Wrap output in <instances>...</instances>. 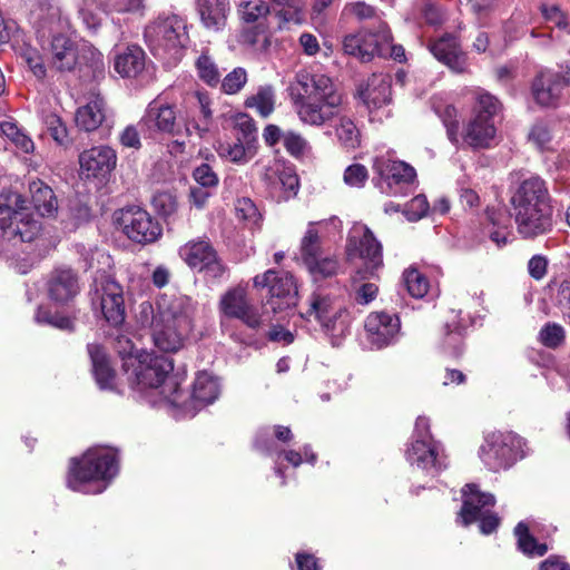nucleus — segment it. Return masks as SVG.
<instances>
[{"mask_svg":"<svg viewBox=\"0 0 570 570\" xmlns=\"http://www.w3.org/2000/svg\"><path fill=\"white\" fill-rule=\"evenodd\" d=\"M289 91L302 122L322 127L335 120L340 144L346 149L360 146V130L346 112L343 94L328 76L301 70L289 86Z\"/></svg>","mask_w":570,"mask_h":570,"instance_id":"1","label":"nucleus"},{"mask_svg":"<svg viewBox=\"0 0 570 570\" xmlns=\"http://www.w3.org/2000/svg\"><path fill=\"white\" fill-rule=\"evenodd\" d=\"M518 233L523 238H534L552 228L553 207L543 179L532 176L522 180L510 198Z\"/></svg>","mask_w":570,"mask_h":570,"instance_id":"2","label":"nucleus"},{"mask_svg":"<svg viewBox=\"0 0 570 570\" xmlns=\"http://www.w3.org/2000/svg\"><path fill=\"white\" fill-rule=\"evenodd\" d=\"M158 321L151 332L154 345L161 352L176 353L194 328L195 306L185 295L164 294L157 299Z\"/></svg>","mask_w":570,"mask_h":570,"instance_id":"3","label":"nucleus"},{"mask_svg":"<svg viewBox=\"0 0 570 570\" xmlns=\"http://www.w3.org/2000/svg\"><path fill=\"white\" fill-rule=\"evenodd\" d=\"M145 41L154 56L178 60L189 41L186 21L175 13L159 14L144 32Z\"/></svg>","mask_w":570,"mask_h":570,"instance_id":"4","label":"nucleus"},{"mask_svg":"<svg viewBox=\"0 0 570 570\" xmlns=\"http://www.w3.org/2000/svg\"><path fill=\"white\" fill-rule=\"evenodd\" d=\"M24 203L20 194H0V229L3 237L30 243L41 234V222L24 207Z\"/></svg>","mask_w":570,"mask_h":570,"instance_id":"5","label":"nucleus"},{"mask_svg":"<svg viewBox=\"0 0 570 570\" xmlns=\"http://www.w3.org/2000/svg\"><path fill=\"white\" fill-rule=\"evenodd\" d=\"M117 472V453L112 449L96 446L89 449L80 460H71L68 487L75 491H83L86 483L110 480Z\"/></svg>","mask_w":570,"mask_h":570,"instance_id":"6","label":"nucleus"},{"mask_svg":"<svg viewBox=\"0 0 570 570\" xmlns=\"http://www.w3.org/2000/svg\"><path fill=\"white\" fill-rule=\"evenodd\" d=\"M139 365L136 370L137 380L140 384L157 389L161 387V394L174 406L188 409L183 392L179 390L177 380L169 376L173 371V362L161 355L142 353L138 355Z\"/></svg>","mask_w":570,"mask_h":570,"instance_id":"7","label":"nucleus"},{"mask_svg":"<svg viewBox=\"0 0 570 570\" xmlns=\"http://www.w3.org/2000/svg\"><path fill=\"white\" fill-rule=\"evenodd\" d=\"M253 284L255 288H268L265 305L275 314L292 309L297 304V286L287 272L268 269L256 275Z\"/></svg>","mask_w":570,"mask_h":570,"instance_id":"8","label":"nucleus"},{"mask_svg":"<svg viewBox=\"0 0 570 570\" xmlns=\"http://www.w3.org/2000/svg\"><path fill=\"white\" fill-rule=\"evenodd\" d=\"M521 439L517 434L495 431L485 435L479 456L490 471L498 472L518 460Z\"/></svg>","mask_w":570,"mask_h":570,"instance_id":"9","label":"nucleus"},{"mask_svg":"<svg viewBox=\"0 0 570 570\" xmlns=\"http://www.w3.org/2000/svg\"><path fill=\"white\" fill-rule=\"evenodd\" d=\"M121 232L132 242L150 244L161 235V226L151 215L136 206L122 208L116 218Z\"/></svg>","mask_w":570,"mask_h":570,"instance_id":"10","label":"nucleus"},{"mask_svg":"<svg viewBox=\"0 0 570 570\" xmlns=\"http://www.w3.org/2000/svg\"><path fill=\"white\" fill-rule=\"evenodd\" d=\"M306 316L314 317L326 333L343 334L348 325L347 311L326 293L315 292L308 298Z\"/></svg>","mask_w":570,"mask_h":570,"instance_id":"11","label":"nucleus"},{"mask_svg":"<svg viewBox=\"0 0 570 570\" xmlns=\"http://www.w3.org/2000/svg\"><path fill=\"white\" fill-rule=\"evenodd\" d=\"M346 248L350 258L358 257L363 261L361 269L370 275H375L383 266L382 245L366 225L354 226Z\"/></svg>","mask_w":570,"mask_h":570,"instance_id":"12","label":"nucleus"},{"mask_svg":"<svg viewBox=\"0 0 570 570\" xmlns=\"http://www.w3.org/2000/svg\"><path fill=\"white\" fill-rule=\"evenodd\" d=\"M218 311L222 316L239 320L249 328L256 330L262 325V315L249 301L243 286L226 291L218 302Z\"/></svg>","mask_w":570,"mask_h":570,"instance_id":"13","label":"nucleus"},{"mask_svg":"<svg viewBox=\"0 0 570 570\" xmlns=\"http://www.w3.org/2000/svg\"><path fill=\"white\" fill-rule=\"evenodd\" d=\"M382 23L380 22L375 30H360L345 36L343 39L344 52L363 62H368L376 56L380 57V52L387 46V36L382 33Z\"/></svg>","mask_w":570,"mask_h":570,"instance_id":"14","label":"nucleus"},{"mask_svg":"<svg viewBox=\"0 0 570 570\" xmlns=\"http://www.w3.org/2000/svg\"><path fill=\"white\" fill-rule=\"evenodd\" d=\"M400 327V320L395 314L374 312L365 321L366 338L372 347L380 350L396 340Z\"/></svg>","mask_w":570,"mask_h":570,"instance_id":"15","label":"nucleus"},{"mask_svg":"<svg viewBox=\"0 0 570 570\" xmlns=\"http://www.w3.org/2000/svg\"><path fill=\"white\" fill-rule=\"evenodd\" d=\"M81 173L87 178H106L117 165V154L109 146H96L79 155Z\"/></svg>","mask_w":570,"mask_h":570,"instance_id":"16","label":"nucleus"},{"mask_svg":"<svg viewBox=\"0 0 570 570\" xmlns=\"http://www.w3.org/2000/svg\"><path fill=\"white\" fill-rule=\"evenodd\" d=\"M30 20L38 37L42 40L53 32L63 30L67 26L61 17L60 8L51 0H35L30 8Z\"/></svg>","mask_w":570,"mask_h":570,"instance_id":"17","label":"nucleus"},{"mask_svg":"<svg viewBox=\"0 0 570 570\" xmlns=\"http://www.w3.org/2000/svg\"><path fill=\"white\" fill-rule=\"evenodd\" d=\"M48 52L50 65L57 71H71L78 61V46L63 30L51 33Z\"/></svg>","mask_w":570,"mask_h":570,"instance_id":"18","label":"nucleus"},{"mask_svg":"<svg viewBox=\"0 0 570 570\" xmlns=\"http://www.w3.org/2000/svg\"><path fill=\"white\" fill-rule=\"evenodd\" d=\"M140 122L149 130L174 135L177 127L175 106L157 97L148 104Z\"/></svg>","mask_w":570,"mask_h":570,"instance_id":"19","label":"nucleus"},{"mask_svg":"<svg viewBox=\"0 0 570 570\" xmlns=\"http://www.w3.org/2000/svg\"><path fill=\"white\" fill-rule=\"evenodd\" d=\"M47 289L51 301L57 304H67L80 291L78 276L71 268H56L49 275Z\"/></svg>","mask_w":570,"mask_h":570,"instance_id":"20","label":"nucleus"},{"mask_svg":"<svg viewBox=\"0 0 570 570\" xmlns=\"http://www.w3.org/2000/svg\"><path fill=\"white\" fill-rule=\"evenodd\" d=\"M101 291V313L109 325L117 327L121 325L126 318L122 287L114 279H106Z\"/></svg>","mask_w":570,"mask_h":570,"instance_id":"21","label":"nucleus"},{"mask_svg":"<svg viewBox=\"0 0 570 570\" xmlns=\"http://www.w3.org/2000/svg\"><path fill=\"white\" fill-rule=\"evenodd\" d=\"M463 504L460 518L464 525L471 524L480 515L489 512L494 505L495 499L491 493L481 492L476 484H466L462 490Z\"/></svg>","mask_w":570,"mask_h":570,"instance_id":"22","label":"nucleus"},{"mask_svg":"<svg viewBox=\"0 0 570 570\" xmlns=\"http://www.w3.org/2000/svg\"><path fill=\"white\" fill-rule=\"evenodd\" d=\"M430 51L452 71L458 73L466 71V55L462 51L454 36L446 33L433 41L430 45Z\"/></svg>","mask_w":570,"mask_h":570,"instance_id":"23","label":"nucleus"},{"mask_svg":"<svg viewBox=\"0 0 570 570\" xmlns=\"http://www.w3.org/2000/svg\"><path fill=\"white\" fill-rule=\"evenodd\" d=\"M561 75L553 70L541 71L532 82L535 101L544 107L556 106L563 91Z\"/></svg>","mask_w":570,"mask_h":570,"instance_id":"24","label":"nucleus"},{"mask_svg":"<svg viewBox=\"0 0 570 570\" xmlns=\"http://www.w3.org/2000/svg\"><path fill=\"white\" fill-rule=\"evenodd\" d=\"M463 326L459 321V313L452 309L441 331L439 347L443 354L459 357L463 353Z\"/></svg>","mask_w":570,"mask_h":570,"instance_id":"25","label":"nucleus"},{"mask_svg":"<svg viewBox=\"0 0 570 570\" xmlns=\"http://www.w3.org/2000/svg\"><path fill=\"white\" fill-rule=\"evenodd\" d=\"M107 117L106 101L99 95L95 96L85 106L77 109L76 124L85 131L98 129Z\"/></svg>","mask_w":570,"mask_h":570,"instance_id":"26","label":"nucleus"},{"mask_svg":"<svg viewBox=\"0 0 570 570\" xmlns=\"http://www.w3.org/2000/svg\"><path fill=\"white\" fill-rule=\"evenodd\" d=\"M495 132L494 120L482 116H472L464 129L463 139L471 147L487 148L493 140Z\"/></svg>","mask_w":570,"mask_h":570,"instance_id":"27","label":"nucleus"},{"mask_svg":"<svg viewBox=\"0 0 570 570\" xmlns=\"http://www.w3.org/2000/svg\"><path fill=\"white\" fill-rule=\"evenodd\" d=\"M197 11L205 28L218 31L226 24L228 0H197Z\"/></svg>","mask_w":570,"mask_h":570,"instance_id":"28","label":"nucleus"},{"mask_svg":"<svg viewBox=\"0 0 570 570\" xmlns=\"http://www.w3.org/2000/svg\"><path fill=\"white\" fill-rule=\"evenodd\" d=\"M392 78L387 73H373L362 92L363 100L368 107L380 108L391 101Z\"/></svg>","mask_w":570,"mask_h":570,"instance_id":"29","label":"nucleus"},{"mask_svg":"<svg viewBox=\"0 0 570 570\" xmlns=\"http://www.w3.org/2000/svg\"><path fill=\"white\" fill-rule=\"evenodd\" d=\"M406 460L411 465H416L429 472H438L444 466L438 458L435 448L425 440H416L412 443L406 451Z\"/></svg>","mask_w":570,"mask_h":570,"instance_id":"30","label":"nucleus"},{"mask_svg":"<svg viewBox=\"0 0 570 570\" xmlns=\"http://www.w3.org/2000/svg\"><path fill=\"white\" fill-rule=\"evenodd\" d=\"M31 203L38 214L42 217H55L58 213V199L50 186L40 179L29 184Z\"/></svg>","mask_w":570,"mask_h":570,"instance_id":"31","label":"nucleus"},{"mask_svg":"<svg viewBox=\"0 0 570 570\" xmlns=\"http://www.w3.org/2000/svg\"><path fill=\"white\" fill-rule=\"evenodd\" d=\"M217 254L208 239L189 240L179 248L181 259L194 269L202 268L209 259Z\"/></svg>","mask_w":570,"mask_h":570,"instance_id":"32","label":"nucleus"},{"mask_svg":"<svg viewBox=\"0 0 570 570\" xmlns=\"http://www.w3.org/2000/svg\"><path fill=\"white\" fill-rule=\"evenodd\" d=\"M115 70L124 78L137 77L145 68V52L137 46H129L115 57Z\"/></svg>","mask_w":570,"mask_h":570,"instance_id":"33","label":"nucleus"},{"mask_svg":"<svg viewBox=\"0 0 570 570\" xmlns=\"http://www.w3.org/2000/svg\"><path fill=\"white\" fill-rule=\"evenodd\" d=\"M374 276L363 269H357L352 276L348 295L355 304L366 306L376 298L379 286L370 281Z\"/></svg>","mask_w":570,"mask_h":570,"instance_id":"34","label":"nucleus"},{"mask_svg":"<svg viewBox=\"0 0 570 570\" xmlns=\"http://www.w3.org/2000/svg\"><path fill=\"white\" fill-rule=\"evenodd\" d=\"M199 109L198 119L187 117L185 119V130L187 135L195 131L199 137L206 135L213 124L212 99L207 92L197 91L195 94Z\"/></svg>","mask_w":570,"mask_h":570,"instance_id":"35","label":"nucleus"},{"mask_svg":"<svg viewBox=\"0 0 570 570\" xmlns=\"http://www.w3.org/2000/svg\"><path fill=\"white\" fill-rule=\"evenodd\" d=\"M219 394V384L216 379L206 372L199 373L193 385L191 407L198 409L213 403Z\"/></svg>","mask_w":570,"mask_h":570,"instance_id":"36","label":"nucleus"},{"mask_svg":"<svg viewBox=\"0 0 570 570\" xmlns=\"http://www.w3.org/2000/svg\"><path fill=\"white\" fill-rule=\"evenodd\" d=\"M87 350L91 358L92 371L98 385L100 389L111 390L114 387L115 372L110 367L101 346L98 344H88Z\"/></svg>","mask_w":570,"mask_h":570,"instance_id":"37","label":"nucleus"},{"mask_svg":"<svg viewBox=\"0 0 570 570\" xmlns=\"http://www.w3.org/2000/svg\"><path fill=\"white\" fill-rule=\"evenodd\" d=\"M219 155L238 165L248 163L256 154V146L252 142H245L239 136L233 142H224L219 145Z\"/></svg>","mask_w":570,"mask_h":570,"instance_id":"38","label":"nucleus"},{"mask_svg":"<svg viewBox=\"0 0 570 570\" xmlns=\"http://www.w3.org/2000/svg\"><path fill=\"white\" fill-rule=\"evenodd\" d=\"M304 266L316 282L335 276L341 267L337 257L325 252Z\"/></svg>","mask_w":570,"mask_h":570,"instance_id":"39","label":"nucleus"},{"mask_svg":"<svg viewBox=\"0 0 570 570\" xmlns=\"http://www.w3.org/2000/svg\"><path fill=\"white\" fill-rule=\"evenodd\" d=\"M272 4L281 21L294 24L304 22L306 0H272Z\"/></svg>","mask_w":570,"mask_h":570,"instance_id":"40","label":"nucleus"},{"mask_svg":"<svg viewBox=\"0 0 570 570\" xmlns=\"http://www.w3.org/2000/svg\"><path fill=\"white\" fill-rule=\"evenodd\" d=\"M474 105L472 109L473 116H482L483 118L494 120L495 116L502 109L500 100L492 94L479 88L474 91Z\"/></svg>","mask_w":570,"mask_h":570,"instance_id":"41","label":"nucleus"},{"mask_svg":"<svg viewBox=\"0 0 570 570\" xmlns=\"http://www.w3.org/2000/svg\"><path fill=\"white\" fill-rule=\"evenodd\" d=\"M316 224L317 223L311 222L304 236L301 239L299 257L303 265L311 262L312 259H316L318 255L324 253L321 246V237L316 229Z\"/></svg>","mask_w":570,"mask_h":570,"instance_id":"42","label":"nucleus"},{"mask_svg":"<svg viewBox=\"0 0 570 570\" xmlns=\"http://www.w3.org/2000/svg\"><path fill=\"white\" fill-rule=\"evenodd\" d=\"M514 534L518 539L519 549L527 556L541 557L547 553L546 543H539L533 535L530 534L529 528L524 522H519L514 528Z\"/></svg>","mask_w":570,"mask_h":570,"instance_id":"43","label":"nucleus"},{"mask_svg":"<svg viewBox=\"0 0 570 570\" xmlns=\"http://www.w3.org/2000/svg\"><path fill=\"white\" fill-rule=\"evenodd\" d=\"M247 108L255 109L262 117L269 116L274 110V90L271 86L259 87L257 92L245 100Z\"/></svg>","mask_w":570,"mask_h":570,"instance_id":"44","label":"nucleus"},{"mask_svg":"<svg viewBox=\"0 0 570 570\" xmlns=\"http://www.w3.org/2000/svg\"><path fill=\"white\" fill-rule=\"evenodd\" d=\"M389 185L410 184L416 177L414 168L404 161H387L385 165V174H383Z\"/></svg>","mask_w":570,"mask_h":570,"instance_id":"45","label":"nucleus"},{"mask_svg":"<svg viewBox=\"0 0 570 570\" xmlns=\"http://www.w3.org/2000/svg\"><path fill=\"white\" fill-rule=\"evenodd\" d=\"M235 212L238 219L243 220L249 228H259L262 214L250 198L243 197L236 200Z\"/></svg>","mask_w":570,"mask_h":570,"instance_id":"46","label":"nucleus"},{"mask_svg":"<svg viewBox=\"0 0 570 570\" xmlns=\"http://www.w3.org/2000/svg\"><path fill=\"white\" fill-rule=\"evenodd\" d=\"M1 132L10 139L14 146L24 154H30L35 149V144L30 137L22 132L16 124L3 121L0 125Z\"/></svg>","mask_w":570,"mask_h":570,"instance_id":"47","label":"nucleus"},{"mask_svg":"<svg viewBox=\"0 0 570 570\" xmlns=\"http://www.w3.org/2000/svg\"><path fill=\"white\" fill-rule=\"evenodd\" d=\"M403 281L409 294L414 298H422L429 291V281L415 268H409L403 273Z\"/></svg>","mask_w":570,"mask_h":570,"instance_id":"48","label":"nucleus"},{"mask_svg":"<svg viewBox=\"0 0 570 570\" xmlns=\"http://www.w3.org/2000/svg\"><path fill=\"white\" fill-rule=\"evenodd\" d=\"M196 68L199 78L210 87H216L220 82L219 70L214 60L207 55L202 53L196 60Z\"/></svg>","mask_w":570,"mask_h":570,"instance_id":"49","label":"nucleus"},{"mask_svg":"<svg viewBox=\"0 0 570 570\" xmlns=\"http://www.w3.org/2000/svg\"><path fill=\"white\" fill-rule=\"evenodd\" d=\"M238 11L245 22L253 23L269 13V6L263 0H240Z\"/></svg>","mask_w":570,"mask_h":570,"instance_id":"50","label":"nucleus"},{"mask_svg":"<svg viewBox=\"0 0 570 570\" xmlns=\"http://www.w3.org/2000/svg\"><path fill=\"white\" fill-rule=\"evenodd\" d=\"M35 318L39 324H48L62 331H73V321L69 316L51 313L42 307L37 309Z\"/></svg>","mask_w":570,"mask_h":570,"instance_id":"51","label":"nucleus"},{"mask_svg":"<svg viewBox=\"0 0 570 570\" xmlns=\"http://www.w3.org/2000/svg\"><path fill=\"white\" fill-rule=\"evenodd\" d=\"M247 82V72L244 68L237 67L228 72L223 80H220V89L227 95H235L239 92Z\"/></svg>","mask_w":570,"mask_h":570,"instance_id":"52","label":"nucleus"},{"mask_svg":"<svg viewBox=\"0 0 570 570\" xmlns=\"http://www.w3.org/2000/svg\"><path fill=\"white\" fill-rule=\"evenodd\" d=\"M97 6L107 14L126 13L141 7L142 0H95Z\"/></svg>","mask_w":570,"mask_h":570,"instance_id":"53","label":"nucleus"},{"mask_svg":"<svg viewBox=\"0 0 570 570\" xmlns=\"http://www.w3.org/2000/svg\"><path fill=\"white\" fill-rule=\"evenodd\" d=\"M566 334L561 325L557 323L546 324L539 332L540 342L550 348L560 346L564 341Z\"/></svg>","mask_w":570,"mask_h":570,"instance_id":"54","label":"nucleus"},{"mask_svg":"<svg viewBox=\"0 0 570 570\" xmlns=\"http://www.w3.org/2000/svg\"><path fill=\"white\" fill-rule=\"evenodd\" d=\"M46 125L50 136L58 145L67 147L71 144L67 127L57 115L51 114L47 116Z\"/></svg>","mask_w":570,"mask_h":570,"instance_id":"55","label":"nucleus"},{"mask_svg":"<svg viewBox=\"0 0 570 570\" xmlns=\"http://www.w3.org/2000/svg\"><path fill=\"white\" fill-rule=\"evenodd\" d=\"M20 56L35 77L40 80L46 78V66L43 63L42 57L36 49L26 48L21 51Z\"/></svg>","mask_w":570,"mask_h":570,"instance_id":"56","label":"nucleus"},{"mask_svg":"<svg viewBox=\"0 0 570 570\" xmlns=\"http://www.w3.org/2000/svg\"><path fill=\"white\" fill-rule=\"evenodd\" d=\"M540 11L543 18L559 29H567L569 26L568 13L558 4H541Z\"/></svg>","mask_w":570,"mask_h":570,"instance_id":"57","label":"nucleus"},{"mask_svg":"<svg viewBox=\"0 0 570 570\" xmlns=\"http://www.w3.org/2000/svg\"><path fill=\"white\" fill-rule=\"evenodd\" d=\"M153 206L159 215L169 217L177 209V200L173 194L161 191L153 197Z\"/></svg>","mask_w":570,"mask_h":570,"instance_id":"58","label":"nucleus"},{"mask_svg":"<svg viewBox=\"0 0 570 570\" xmlns=\"http://www.w3.org/2000/svg\"><path fill=\"white\" fill-rule=\"evenodd\" d=\"M275 174L277 175V184H279L285 191V198L295 196L299 187L297 175L289 168L276 170Z\"/></svg>","mask_w":570,"mask_h":570,"instance_id":"59","label":"nucleus"},{"mask_svg":"<svg viewBox=\"0 0 570 570\" xmlns=\"http://www.w3.org/2000/svg\"><path fill=\"white\" fill-rule=\"evenodd\" d=\"M368 177L367 169L364 165L353 164L344 171V183L350 187L361 188L364 186Z\"/></svg>","mask_w":570,"mask_h":570,"instance_id":"60","label":"nucleus"},{"mask_svg":"<svg viewBox=\"0 0 570 570\" xmlns=\"http://www.w3.org/2000/svg\"><path fill=\"white\" fill-rule=\"evenodd\" d=\"M441 118L443 120L444 126L446 127V134L449 139L456 144L459 141L458 135H459V128L460 122L458 120V111L455 107L449 105L444 108Z\"/></svg>","mask_w":570,"mask_h":570,"instance_id":"61","label":"nucleus"},{"mask_svg":"<svg viewBox=\"0 0 570 570\" xmlns=\"http://www.w3.org/2000/svg\"><path fill=\"white\" fill-rule=\"evenodd\" d=\"M137 322L142 327H149L150 331H154L155 324L158 321V306L156 305V309L153 304L148 301H145L139 304L138 312L136 314Z\"/></svg>","mask_w":570,"mask_h":570,"instance_id":"62","label":"nucleus"},{"mask_svg":"<svg viewBox=\"0 0 570 570\" xmlns=\"http://www.w3.org/2000/svg\"><path fill=\"white\" fill-rule=\"evenodd\" d=\"M283 145L291 155L299 156L305 151L307 141L294 131H286L283 134Z\"/></svg>","mask_w":570,"mask_h":570,"instance_id":"63","label":"nucleus"},{"mask_svg":"<svg viewBox=\"0 0 570 570\" xmlns=\"http://www.w3.org/2000/svg\"><path fill=\"white\" fill-rule=\"evenodd\" d=\"M430 205L424 195H417L410 200L406 214L410 220H417L424 217L429 212Z\"/></svg>","mask_w":570,"mask_h":570,"instance_id":"64","label":"nucleus"}]
</instances>
